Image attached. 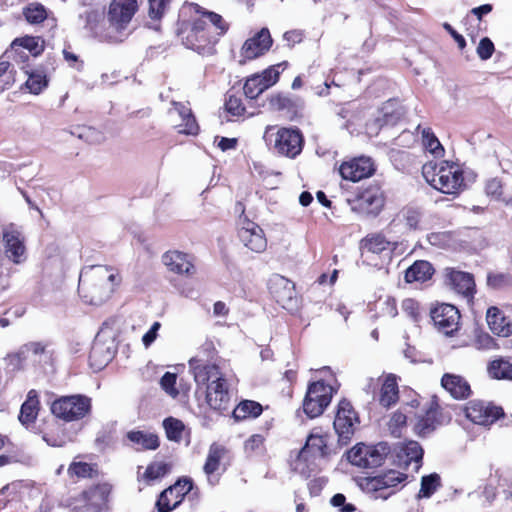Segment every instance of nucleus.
I'll return each instance as SVG.
<instances>
[{"label":"nucleus","mask_w":512,"mask_h":512,"mask_svg":"<svg viewBox=\"0 0 512 512\" xmlns=\"http://www.w3.org/2000/svg\"><path fill=\"white\" fill-rule=\"evenodd\" d=\"M189 368L198 387H205L206 402L217 411L230 406V392L226 378L215 364H207L198 356L189 360Z\"/></svg>","instance_id":"nucleus-1"},{"label":"nucleus","mask_w":512,"mask_h":512,"mask_svg":"<svg viewBox=\"0 0 512 512\" xmlns=\"http://www.w3.org/2000/svg\"><path fill=\"white\" fill-rule=\"evenodd\" d=\"M119 282V275L112 267L88 266L80 273L78 293L85 303L101 305L110 298Z\"/></svg>","instance_id":"nucleus-2"},{"label":"nucleus","mask_w":512,"mask_h":512,"mask_svg":"<svg viewBox=\"0 0 512 512\" xmlns=\"http://www.w3.org/2000/svg\"><path fill=\"white\" fill-rule=\"evenodd\" d=\"M422 175L427 183L444 194H458L464 187L463 172L452 162L429 161L423 165Z\"/></svg>","instance_id":"nucleus-3"},{"label":"nucleus","mask_w":512,"mask_h":512,"mask_svg":"<svg viewBox=\"0 0 512 512\" xmlns=\"http://www.w3.org/2000/svg\"><path fill=\"white\" fill-rule=\"evenodd\" d=\"M191 19L180 17L177 34L182 43L189 49L202 55L212 54L216 37L207 26V22L198 18L195 14L188 15Z\"/></svg>","instance_id":"nucleus-4"},{"label":"nucleus","mask_w":512,"mask_h":512,"mask_svg":"<svg viewBox=\"0 0 512 512\" xmlns=\"http://www.w3.org/2000/svg\"><path fill=\"white\" fill-rule=\"evenodd\" d=\"M136 10L137 0H113L108 12L109 26L100 35V40L108 43L122 42Z\"/></svg>","instance_id":"nucleus-5"},{"label":"nucleus","mask_w":512,"mask_h":512,"mask_svg":"<svg viewBox=\"0 0 512 512\" xmlns=\"http://www.w3.org/2000/svg\"><path fill=\"white\" fill-rule=\"evenodd\" d=\"M274 126H267L264 139L272 150L291 159L296 158L303 149L304 137L298 128H279L276 133H271Z\"/></svg>","instance_id":"nucleus-6"},{"label":"nucleus","mask_w":512,"mask_h":512,"mask_svg":"<svg viewBox=\"0 0 512 512\" xmlns=\"http://www.w3.org/2000/svg\"><path fill=\"white\" fill-rule=\"evenodd\" d=\"M51 411L64 421H78L90 414L91 398L81 394L63 396L52 403Z\"/></svg>","instance_id":"nucleus-7"},{"label":"nucleus","mask_w":512,"mask_h":512,"mask_svg":"<svg viewBox=\"0 0 512 512\" xmlns=\"http://www.w3.org/2000/svg\"><path fill=\"white\" fill-rule=\"evenodd\" d=\"M389 452L387 443L381 442L377 445L360 443L347 452V460L360 468H375L383 464Z\"/></svg>","instance_id":"nucleus-8"},{"label":"nucleus","mask_w":512,"mask_h":512,"mask_svg":"<svg viewBox=\"0 0 512 512\" xmlns=\"http://www.w3.org/2000/svg\"><path fill=\"white\" fill-rule=\"evenodd\" d=\"M333 388L322 381L312 383L307 390L303 410L310 417L315 418L321 415L324 409L330 404Z\"/></svg>","instance_id":"nucleus-9"},{"label":"nucleus","mask_w":512,"mask_h":512,"mask_svg":"<svg viewBox=\"0 0 512 512\" xmlns=\"http://www.w3.org/2000/svg\"><path fill=\"white\" fill-rule=\"evenodd\" d=\"M282 65H286V63L272 65L262 73L248 77L243 87L245 96L249 99H256L265 90L276 84L279 80V69Z\"/></svg>","instance_id":"nucleus-10"},{"label":"nucleus","mask_w":512,"mask_h":512,"mask_svg":"<svg viewBox=\"0 0 512 512\" xmlns=\"http://www.w3.org/2000/svg\"><path fill=\"white\" fill-rule=\"evenodd\" d=\"M272 43L273 40L269 29L262 28L243 43L240 50L239 63L243 65L247 61H251L263 56L266 52L269 51Z\"/></svg>","instance_id":"nucleus-11"},{"label":"nucleus","mask_w":512,"mask_h":512,"mask_svg":"<svg viewBox=\"0 0 512 512\" xmlns=\"http://www.w3.org/2000/svg\"><path fill=\"white\" fill-rule=\"evenodd\" d=\"M384 194L377 185L364 189L354 200L352 209L364 215H378L384 206Z\"/></svg>","instance_id":"nucleus-12"},{"label":"nucleus","mask_w":512,"mask_h":512,"mask_svg":"<svg viewBox=\"0 0 512 512\" xmlns=\"http://www.w3.org/2000/svg\"><path fill=\"white\" fill-rule=\"evenodd\" d=\"M358 423V417L353 410L352 405L347 400L340 401L338 410L334 419V429L339 436V441L347 444L354 434L355 425Z\"/></svg>","instance_id":"nucleus-13"},{"label":"nucleus","mask_w":512,"mask_h":512,"mask_svg":"<svg viewBox=\"0 0 512 512\" xmlns=\"http://www.w3.org/2000/svg\"><path fill=\"white\" fill-rule=\"evenodd\" d=\"M503 415L504 412L501 407L479 400L470 401L465 406V416L477 425H492Z\"/></svg>","instance_id":"nucleus-14"},{"label":"nucleus","mask_w":512,"mask_h":512,"mask_svg":"<svg viewBox=\"0 0 512 512\" xmlns=\"http://www.w3.org/2000/svg\"><path fill=\"white\" fill-rule=\"evenodd\" d=\"M193 488L192 480L183 478L178 480L173 486L165 489L156 502L159 512H170L175 509Z\"/></svg>","instance_id":"nucleus-15"},{"label":"nucleus","mask_w":512,"mask_h":512,"mask_svg":"<svg viewBox=\"0 0 512 512\" xmlns=\"http://www.w3.org/2000/svg\"><path fill=\"white\" fill-rule=\"evenodd\" d=\"M109 488L107 485H97L84 491L69 504L75 511L98 512L107 501Z\"/></svg>","instance_id":"nucleus-16"},{"label":"nucleus","mask_w":512,"mask_h":512,"mask_svg":"<svg viewBox=\"0 0 512 512\" xmlns=\"http://www.w3.org/2000/svg\"><path fill=\"white\" fill-rule=\"evenodd\" d=\"M195 14L198 18H201L207 22V26L213 35L218 38L224 35L229 29V24L223 19V17L217 13L206 11L199 5L190 3L182 6L179 17H187V15Z\"/></svg>","instance_id":"nucleus-17"},{"label":"nucleus","mask_w":512,"mask_h":512,"mask_svg":"<svg viewBox=\"0 0 512 512\" xmlns=\"http://www.w3.org/2000/svg\"><path fill=\"white\" fill-rule=\"evenodd\" d=\"M239 225L241 226L239 230L241 242L253 252H264L267 247V240L262 228L246 216L240 217Z\"/></svg>","instance_id":"nucleus-18"},{"label":"nucleus","mask_w":512,"mask_h":512,"mask_svg":"<svg viewBox=\"0 0 512 512\" xmlns=\"http://www.w3.org/2000/svg\"><path fill=\"white\" fill-rule=\"evenodd\" d=\"M401 117L402 112L396 106V103L387 101L377 111L374 118L366 123V132L370 136H377L383 127L396 125Z\"/></svg>","instance_id":"nucleus-19"},{"label":"nucleus","mask_w":512,"mask_h":512,"mask_svg":"<svg viewBox=\"0 0 512 512\" xmlns=\"http://www.w3.org/2000/svg\"><path fill=\"white\" fill-rule=\"evenodd\" d=\"M431 318L437 329L447 336L452 335L459 328L460 313L451 304L443 303L435 307L431 311Z\"/></svg>","instance_id":"nucleus-20"},{"label":"nucleus","mask_w":512,"mask_h":512,"mask_svg":"<svg viewBox=\"0 0 512 512\" xmlns=\"http://www.w3.org/2000/svg\"><path fill=\"white\" fill-rule=\"evenodd\" d=\"M269 291L284 309H293L296 305L295 286L292 281L281 275H273L269 280Z\"/></svg>","instance_id":"nucleus-21"},{"label":"nucleus","mask_w":512,"mask_h":512,"mask_svg":"<svg viewBox=\"0 0 512 512\" xmlns=\"http://www.w3.org/2000/svg\"><path fill=\"white\" fill-rule=\"evenodd\" d=\"M444 282L455 293L470 300L475 293V281L472 274L456 270L454 268H445Z\"/></svg>","instance_id":"nucleus-22"},{"label":"nucleus","mask_w":512,"mask_h":512,"mask_svg":"<svg viewBox=\"0 0 512 512\" xmlns=\"http://www.w3.org/2000/svg\"><path fill=\"white\" fill-rule=\"evenodd\" d=\"M406 474L395 470L367 479V488L377 493L376 498L387 499L395 492V487L405 481Z\"/></svg>","instance_id":"nucleus-23"},{"label":"nucleus","mask_w":512,"mask_h":512,"mask_svg":"<svg viewBox=\"0 0 512 512\" xmlns=\"http://www.w3.org/2000/svg\"><path fill=\"white\" fill-rule=\"evenodd\" d=\"M339 171L343 179L357 182L371 176L375 168L371 158L362 156L343 162Z\"/></svg>","instance_id":"nucleus-24"},{"label":"nucleus","mask_w":512,"mask_h":512,"mask_svg":"<svg viewBox=\"0 0 512 512\" xmlns=\"http://www.w3.org/2000/svg\"><path fill=\"white\" fill-rule=\"evenodd\" d=\"M162 262L170 272L178 275L192 276L196 271L193 256L178 250L165 252Z\"/></svg>","instance_id":"nucleus-25"},{"label":"nucleus","mask_w":512,"mask_h":512,"mask_svg":"<svg viewBox=\"0 0 512 512\" xmlns=\"http://www.w3.org/2000/svg\"><path fill=\"white\" fill-rule=\"evenodd\" d=\"M6 256L15 264L22 263L25 259L26 248L24 237L18 230L10 227L3 231Z\"/></svg>","instance_id":"nucleus-26"},{"label":"nucleus","mask_w":512,"mask_h":512,"mask_svg":"<svg viewBox=\"0 0 512 512\" xmlns=\"http://www.w3.org/2000/svg\"><path fill=\"white\" fill-rule=\"evenodd\" d=\"M363 254L378 255L384 259H390L395 249V243L388 241L382 234L367 235L361 241Z\"/></svg>","instance_id":"nucleus-27"},{"label":"nucleus","mask_w":512,"mask_h":512,"mask_svg":"<svg viewBox=\"0 0 512 512\" xmlns=\"http://www.w3.org/2000/svg\"><path fill=\"white\" fill-rule=\"evenodd\" d=\"M173 108L169 110L171 116H177L179 123L177 124L179 133L187 135H196L199 126L192 114L191 108L184 103L173 102Z\"/></svg>","instance_id":"nucleus-28"},{"label":"nucleus","mask_w":512,"mask_h":512,"mask_svg":"<svg viewBox=\"0 0 512 512\" xmlns=\"http://www.w3.org/2000/svg\"><path fill=\"white\" fill-rule=\"evenodd\" d=\"M441 386L455 399H466L471 395L469 383L457 374L445 373L441 378Z\"/></svg>","instance_id":"nucleus-29"},{"label":"nucleus","mask_w":512,"mask_h":512,"mask_svg":"<svg viewBox=\"0 0 512 512\" xmlns=\"http://www.w3.org/2000/svg\"><path fill=\"white\" fill-rule=\"evenodd\" d=\"M486 320L490 330L502 337L512 334V321L497 307H490L486 313Z\"/></svg>","instance_id":"nucleus-30"},{"label":"nucleus","mask_w":512,"mask_h":512,"mask_svg":"<svg viewBox=\"0 0 512 512\" xmlns=\"http://www.w3.org/2000/svg\"><path fill=\"white\" fill-rule=\"evenodd\" d=\"M126 438L136 450H156L160 445L157 434L150 431L131 430L126 433Z\"/></svg>","instance_id":"nucleus-31"},{"label":"nucleus","mask_w":512,"mask_h":512,"mask_svg":"<svg viewBox=\"0 0 512 512\" xmlns=\"http://www.w3.org/2000/svg\"><path fill=\"white\" fill-rule=\"evenodd\" d=\"M326 440L320 435H310L306 441L305 446L299 452L297 462L308 461L310 458L316 460L323 458L326 454Z\"/></svg>","instance_id":"nucleus-32"},{"label":"nucleus","mask_w":512,"mask_h":512,"mask_svg":"<svg viewBox=\"0 0 512 512\" xmlns=\"http://www.w3.org/2000/svg\"><path fill=\"white\" fill-rule=\"evenodd\" d=\"M141 468V466L138 467V479L145 481L148 485H151L168 475L171 472L172 465L164 461H155L146 467L143 474H140Z\"/></svg>","instance_id":"nucleus-33"},{"label":"nucleus","mask_w":512,"mask_h":512,"mask_svg":"<svg viewBox=\"0 0 512 512\" xmlns=\"http://www.w3.org/2000/svg\"><path fill=\"white\" fill-rule=\"evenodd\" d=\"M103 18V10L91 6H84L82 11L78 14L79 23L82 24L85 29L94 33L99 39L103 32L98 33L97 28Z\"/></svg>","instance_id":"nucleus-34"},{"label":"nucleus","mask_w":512,"mask_h":512,"mask_svg":"<svg viewBox=\"0 0 512 512\" xmlns=\"http://www.w3.org/2000/svg\"><path fill=\"white\" fill-rule=\"evenodd\" d=\"M486 194L496 201L505 204H512V186L509 188L505 182L498 178L487 181L485 186Z\"/></svg>","instance_id":"nucleus-35"},{"label":"nucleus","mask_w":512,"mask_h":512,"mask_svg":"<svg viewBox=\"0 0 512 512\" xmlns=\"http://www.w3.org/2000/svg\"><path fill=\"white\" fill-rule=\"evenodd\" d=\"M38 395L35 390H30L27 395V399L22 404L20 409L19 421L28 426L33 423L38 415L39 410Z\"/></svg>","instance_id":"nucleus-36"},{"label":"nucleus","mask_w":512,"mask_h":512,"mask_svg":"<svg viewBox=\"0 0 512 512\" xmlns=\"http://www.w3.org/2000/svg\"><path fill=\"white\" fill-rule=\"evenodd\" d=\"M421 219L422 213L418 208L406 207L393 219L392 225L404 224L406 229L416 230L421 228Z\"/></svg>","instance_id":"nucleus-37"},{"label":"nucleus","mask_w":512,"mask_h":512,"mask_svg":"<svg viewBox=\"0 0 512 512\" xmlns=\"http://www.w3.org/2000/svg\"><path fill=\"white\" fill-rule=\"evenodd\" d=\"M398 384L394 375H389L382 383L379 402L383 407L389 408L398 401Z\"/></svg>","instance_id":"nucleus-38"},{"label":"nucleus","mask_w":512,"mask_h":512,"mask_svg":"<svg viewBox=\"0 0 512 512\" xmlns=\"http://www.w3.org/2000/svg\"><path fill=\"white\" fill-rule=\"evenodd\" d=\"M434 272L432 265L425 260L414 262L405 273V280L409 283L414 281H426Z\"/></svg>","instance_id":"nucleus-39"},{"label":"nucleus","mask_w":512,"mask_h":512,"mask_svg":"<svg viewBox=\"0 0 512 512\" xmlns=\"http://www.w3.org/2000/svg\"><path fill=\"white\" fill-rule=\"evenodd\" d=\"M224 454L225 449L221 445L214 443L209 448L203 469L211 484H215V482L212 481V477L213 474L219 469L220 461L223 458Z\"/></svg>","instance_id":"nucleus-40"},{"label":"nucleus","mask_w":512,"mask_h":512,"mask_svg":"<svg viewBox=\"0 0 512 512\" xmlns=\"http://www.w3.org/2000/svg\"><path fill=\"white\" fill-rule=\"evenodd\" d=\"M262 413V406L255 401L245 400L238 404L233 410V416L236 420L246 418H255Z\"/></svg>","instance_id":"nucleus-41"},{"label":"nucleus","mask_w":512,"mask_h":512,"mask_svg":"<svg viewBox=\"0 0 512 512\" xmlns=\"http://www.w3.org/2000/svg\"><path fill=\"white\" fill-rule=\"evenodd\" d=\"M401 452L405 457V463L410 464L413 462L415 464V470H418L423 457V449L419 443L416 441H409L402 447Z\"/></svg>","instance_id":"nucleus-42"},{"label":"nucleus","mask_w":512,"mask_h":512,"mask_svg":"<svg viewBox=\"0 0 512 512\" xmlns=\"http://www.w3.org/2000/svg\"><path fill=\"white\" fill-rule=\"evenodd\" d=\"M421 135L423 146L428 152L435 157L443 156L444 148L430 128H423Z\"/></svg>","instance_id":"nucleus-43"},{"label":"nucleus","mask_w":512,"mask_h":512,"mask_svg":"<svg viewBox=\"0 0 512 512\" xmlns=\"http://www.w3.org/2000/svg\"><path fill=\"white\" fill-rule=\"evenodd\" d=\"M12 47L20 46L28 50L33 56L40 55L44 50V41L40 37L25 36L16 38L12 42Z\"/></svg>","instance_id":"nucleus-44"},{"label":"nucleus","mask_w":512,"mask_h":512,"mask_svg":"<svg viewBox=\"0 0 512 512\" xmlns=\"http://www.w3.org/2000/svg\"><path fill=\"white\" fill-rule=\"evenodd\" d=\"M489 374L495 379H512V363L508 360L498 359L490 363Z\"/></svg>","instance_id":"nucleus-45"},{"label":"nucleus","mask_w":512,"mask_h":512,"mask_svg":"<svg viewBox=\"0 0 512 512\" xmlns=\"http://www.w3.org/2000/svg\"><path fill=\"white\" fill-rule=\"evenodd\" d=\"M23 15L30 24H39L47 18V11L42 4L33 2L23 9Z\"/></svg>","instance_id":"nucleus-46"},{"label":"nucleus","mask_w":512,"mask_h":512,"mask_svg":"<svg viewBox=\"0 0 512 512\" xmlns=\"http://www.w3.org/2000/svg\"><path fill=\"white\" fill-rule=\"evenodd\" d=\"M28 79L25 83L27 89L33 94H39L46 88L48 81L46 75L41 71L28 72Z\"/></svg>","instance_id":"nucleus-47"},{"label":"nucleus","mask_w":512,"mask_h":512,"mask_svg":"<svg viewBox=\"0 0 512 512\" xmlns=\"http://www.w3.org/2000/svg\"><path fill=\"white\" fill-rule=\"evenodd\" d=\"M440 487V476L436 473L423 476L418 493L419 498H429Z\"/></svg>","instance_id":"nucleus-48"},{"label":"nucleus","mask_w":512,"mask_h":512,"mask_svg":"<svg viewBox=\"0 0 512 512\" xmlns=\"http://www.w3.org/2000/svg\"><path fill=\"white\" fill-rule=\"evenodd\" d=\"M163 427L169 440L176 442L181 440L184 424L180 420L169 417L163 421Z\"/></svg>","instance_id":"nucleus-49"},{"label":"nucleus","mask_w":512,"mask_h":512,"mask_svg":"<svg viewBox=\"0 0 512 512\" xmlns=\"http://www.w3.org/2000/svg\"><path fill=\"white\" fill-rule=\"evenodd\" d=\"M498 486L504 494L505 499H512V473L508 470H497Z\"/></svg>","instance_id":"nucleus-50"},{"label":"nucleus","mask_w":512,"mask_h":512,"mask_svg":"<svg viewBox=\"0 0 512 512\" xmlns=\"http://www.w3.org/2000/svg\"><path fill=\"white\" fill-rule=\"evenodd\" d=\"M487 284L493 289H503L512 286V275L507 273L489 274Z\"/></svg>","instance_id":"nucleus-51"},{"label":"nucleus","mask_w":512,"mask_h":512,"mask_svg":"<svg viewBox=\"0 0 512 512\" xmlns=\"http://www.w3.org/2000/svg\"><path fill=\"white\" fill-rule=\"evenodd\" d=\"M435 417L433 412H427L418 418L415 424V431L420 435H426L434 429Z\"/></svg>","instance_id":"nucleus-52"},{"label":"nucleus","mask_w":512,"mask_h":512,"mask_svg":"<svg viewBox=\"0 0 512 512\" xmlns=\"http://www.w3.org/2000/svg\"><path fill=\"white\" fill-rule=\"evenodd\" d=\"M176 380V374L170 372H166L160 380L162 389L172 397H176L179 394L176 388Z\"/></svg>","instance_id":"nucleus-53"},{"label":"nucleus","mask_w":512,"mask_h":512,"mask_svg":"<svg viewBox=\"0 0 512 512\" xmlns=\"http://www.w3.org/2000/svg\"><path fill=\"white\" fill-rule=\"evenodd\" d=\"M225 107L232 116H242L245 112L242 100L234 95H229L225 102Z\"/></svg>","instance_id":"nucleus-54"},{"label":"nucleus","mask_w":512,"mask_h":512,"mask_svg":"<svg viewBox=\"0 0 512 512\" xmlns=\"http://www.w3.org/2000/svg\"><path fill=\"white\" fill-rule=\"evenodd\" d=\"M149 17L151 19H160L164 14L170 0H148Z\"/></svg>","instance_id":"nucleus-55"},{"label":"nucleus","mask_w":512,"mask_h":512,"mask_svg":"<svg viewBox=\"0 0 512 512\" xmlns=\"http://www.w3.org/2000/svg\"><path fill=\"white\" fill-rule=\"evenodd\" d=\"M494 50L493 42L488 37H484L480 40L476 51L481 60H488L492 57Z\"/></svg>","instance_id":"nucleus-56"},{"label":"nucleus","mask_w":512,"mask_h":512,"mask_svg":"<svg viewBox=\"0 0 512 512\" xmlns=\"http://www.w3.org/2000/svg\"><path fill=\"white\" fill-rule=\"evenodd\" d=\"M91 472V466L84 462H73L68 468L69 475L76 476L78 478L89 477Z\"/></svg>","instance_id":"nucleus-57"},{"label":"nucleus","mask_w":512,"mask_h":512,"mask_svg":"<svg viewBox=\"0 0 512 512\" xmlns=\"http://www.w3.org/2000/svg\"><path fill=\"white\" fill-rule=\"evenodd\" d=\"M402 310L403 312L414 322L419 321L420 312H419V304L411 299L407 298L402 302Z\"/></svg>","instance_id":"nucleus-58"},{"label":"nucleus","mask_w":512,"mask_h":512,"mask_svg":"<svg viewBox=\"0 0 512 512\" xmlns=\"http://www.w3.org/2000/svg\"><path fill=\"white\" fill-rule=\"evenodd\" d=\"M474 346L479 350H491L496 347V342L488 333H479L474 340Z\"/></svg>","instance_id":"nucleus-59"},{"label":"nucleus","mask_w":512,"mask_h":512,"mask_svg":"<svg viewBox=\"0 0 512 512\" xmlns=\"http://www.w3.org/2000/svg\"><path fill=\"white\" fill-rule=\"evenodd\" d=\"M290 104V99L286 96H283L282 94L272 95L269 98V106L274 111L287 109L290 106Z\"/></svg>","instance_id":"nucleus-60"},{"label":"nucleus","mask_w":512,"mask_h":512,"mask_svg":"<svg viewBox=\"0 0 512 512\" xmlns=\"http://www.w3.org/2000/svg\"><path fill=\"white\" fill-rule=\"evenodd\" d=\"M263 443V436L259 434H254L245 441V451L248 453L256 452L263 446Z\"/></svg>","instance_id":"nucleus-61"},{"label":"nucleus","mask_w":512,"mask_h":512,"mask_svg":"<svg viewBox=\"0 0 512 512\" xmlns=\"http://www.w3.org/2000/svg\"><path fill=\"white\" fill-rule=\"evenodd\" d=\"M159 328L160 323L154 322L151 328L143 335L142 342L145 347H149L155 341Z\"/></svg>","instance_id":"nucleus-62"},{"label":"nucleus","mask_w":512,"mask_h":512,"mask_svg":"<svg viewBox=\"0 0 512 512\" xmlns=\"http://www.w3.org/2000/svg\"><path fill=\"white\" fill-rule=\"evenodd\" d=\"M215 142L222 151L236 149L238 140L236 138L216 137Z\"/></svg>","instance_id":"nucleus-63"},{"label":"nucleus","mask_w":512,"mask_h":512,"mask_svg":"<svg viewBox=\"0 0 512 512\" xmlns=\"http://www.w3.org/2000/svg\"><path fill=\"white\" fill-rule=\"evenodd\" d=\"M384 307L382 308V312L384 315L389 317H395L398 314L396 301L392 298H387L383 302Z\"/></svg>","instance_id":"nucleus-64"}]
</instances>
